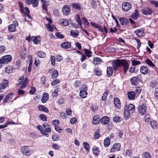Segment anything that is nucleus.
<instances>
[{
  "label": "nucleus",
  "mask_w": 158,
  "mask_h": 158,
  "mask_svg": "<svg viewBox=\"0 0 158 158\" xmlns=\"http://www.w3.org/2000/svg\"><path fill=\"white\" fill-rule=\"evenodd\" d=\"M52 124L55 126V127L59 126L60 124V122L58 120H54L52 122Z\"/></svg>",
  "instance_id": "4d7b16f0"
},
{
  "label": "nucleus",
  "mask_w": 158,
  "mask_h": 158,
  "mask_svg": "<svg viewBox=\"0 0 158 158\" xmlns=\"http://www.w3.org/2000/svg\"><path fill=\"white\" fill-rule=\"evenodd\" d=\"M114 103L116 107L120 109L121 107V103L119 99L118 98H115L114 99Z\"/></svg>",
  "instance_id": "2eb2a0df"
},
{
  "label": "nucleus",
  "mask_w": 158,
  "mask_h": 158,
  "mask_svg": "<svg viewBox=\"0 0 158 158\" xmlns=\"http://www.w3.org/2000/svg\"><path fill=\"white\" fill-rule=\"evenodd\" d=\"M121 66H123L124 68V71L125 73H126L129 68V64L127 60L122 59L121 61Z\"/></svg>",
  "instance_id": "0eeeda50"
},
{
  "label": "nucleus",
  "mask_w": 158,
  "mask_h": 158,
  "mask_svg": "<svg viewBox=\"0 0 158 158\" xmlns=\"http://www.w3.org/2000/svg\"><path fill=\"white\" fill-rule=\"evenodd\" d=\"M18 25L17 22L16 21H15L13 23L11 24L8 26V30L11 32L15 31H16V27Z\"/></svg>",
  "instance_id": "1a4fd4ad"
},
{
  "label": "nucleus",
  "mask_w": 158,
  "mask_h": 158,
  "mask_svg": "<svg viewBox=\"0 0 158 158\" xmlns=\"http://www.w3.org/2000/svg\"><path fill=\"white\" fill-rule=\"evenodd\" d=\"M139 13L138 11L137 10H135L134 12L131 15V17L134 19H136L138 17Z\"/></svg>",
  "instance_id": "72a5a7b5"
},
{
  "label": "nucleus",
  "mask_w": 158,
  "mask_h": 158,
  "mask_svg": "<svg viewBox=\"0 0 158 158\" xmlns=\"http://www.w3.org/2000/svg\"><path fill=\"white\" fill-rule=\"evenodd\" d=\"M121 144L120 143H114L110 150V152H114L119 151L120 149Z\"/></svg>",
  "instance_id": "20e7f679"
},
{
  "label": "nucleus",
  "mask_w": 158,
  "mask_h": 158,
  "mask_svg": "<svg viewBox=\"0 0 158 158\" xmlns=\"http://www.w3.org/2000/svg\"><path fill=\"white\" fill-rule=\"evenodd\" d=\"M87 89V86L86 84L82 85L81 89L80 92V96L81 98H84L86 97L88 94L86 92Z\"/></svg>",
  "instance_id": "7ed1b4c3"
},
{
  "label": "nucleus",
  "mask_w": 158,
  "mask_h": 158,
  "mask_svg": "<svg viewBox=\"0 0 158 158\" xmlns=\"http://www.w3.org/2000/svg\"><path fill=\"white\" fill-rule=\"evenodd\" d=\"M43 126L44 128V131L46 133V134H44L45 135H48V132H50L51 131V129L49 126L46 123H44L43 124Z\"/></svg>",
  "instance_id": "ddd939ff"
},
{
  "label": "nucleus",
  "mask_w": 158,
  "mask_h": 158,
  "mask_svg": "<svg viewBox=\"0 0 158 158\" xmlns=\"http://www.w3.org/2000/svg\"><path fill=\"white\" fill-rule=\"evenodd\" d=\"M110 119L109 117L107 116L102 117L101 119V123L103 125L107 124L109 121Z\"/></svg>",
  "instance_id": "4468645a"
},
{
  "label": "nucleus",
  "mask_w": 158,
  "mask_h": 158,
  "mask_svg": "<svg viewBox=\"0 0 158 158\" xmlns=\"http://www.w3.org/2000/svg\"><path fill=\"white\" fill-rule=\"evenodd\" d=\"M46 27L48 29V30L51 32L53 31V28L52 26H51L50 24H48L47 25Z\"/></svg>",
  "instance_id": "0e129e2a"
},
{
  "label": "nucleus",
  "mask_w": 158,
  "mask_h": 158,
  "mask_svg": "<svg viewBox=\"0 0 158 158\" xmlns=\"http://www.w3.org/2000/svg\"><path fill=\"white\" fill-rule=\"evenodd\" d=\"M100 119L98 115H96L94 116L93 120V123L94 124H97L99 123Z\"/></svg>",
  "instance_id": "7c9ffc66"
},
{
  "label": "nucleus",
  "mask_w": 158,
  "mask_h": 158,
  "mask_svg": "<svg viewBox=\"0 0 158 158\" xmlns=\"http://www.w3.org/2000/svg\"><path fill=\"white\" fill-rule=\"evenodd\" d=\"M55 35L57 37L59 38L62 39L64 38V35L60 33H56Z\"/></svg>",
  "instance_id": "338daca9"
},
{
  "label": "nucleus",
  "mask_w": 158,
  "mask_h": 158,
  "mask_svg": "<svg viewBox=\"0 0 158 158\" xmlns=\"http://www.w3.org/2000/svg\"><path fill=\"white\" fill-rule=\"evenodd\" d=\"M150 3L152 5L155 6V7H158V2L154 1L152 0L150 2Z\"/></svg>",
  "instance_id": "e2e57ef3"
},
{
  "label": "nucleus",
  "mask_w": 158,
  "mask_h": 158,
  "mask_svg": "<svg viewBox=\"0 0 158 158\" xmlns=\"http://www.w3.org/2000/svg\"><path fill=\"white\" fill-rule=\"evenodd\" d=\"M151 86L152 88H153L155 86L157 85V82L156 81H152L150 83Z\"/></svg>",
  "instance_id": "13d9d810"
},
{
  "label": "nucleus",
  "mask_w": 158,
  "mask_h": 158,
  "mask_svg": "<svg viewBox=\"0 0 158 158\" xmlns=\"http://www.w3.org/2000/svg\"><path fill=\"white\" fill-rule=\"evenodd\" d=\"M12 95V94H10L8 95H7L4 98L3 100V102L4 103H6L7 102V101L9 100L10 96Z\"/></svg>",
  "instance_id": "bf43d9fd"
},
{
  "label": "nucleus",
  "mask_w": 158,
  "mask_h": 158,
  "mask_svg": "<svg viewBox=\"0 0 158 158\" xmlns=\"http://www.w3.org/2000/svg\"><path fill=\"white\" fill-rule=\"evenodd\" d=\"M37 128L40 131V132L43 135L46 134V133L45 132V131H44L43 128L41 126L38 125L37 126Z\"/></svg>",
  "instance_id": "3c124183"
},
{
  "label": "nucleus",
  "mask_w": 158,
  "mask_h": 158,
  "mask_svg": "<svg viewBox=\"0 0 158 158\" xmlns=\"http://www.w3.org/2000/svg\"><path fill=\"white\" fill-rule=\"evenodd\" d=\"M70 35L73 37H76L79 35V32L77 31L72 30L71 31Z\"/></svg>",
  "instance_id": "58836bf2"
},
{
  "label": "nucleus",
  "mask_w": 158,
  "mask_h": 158,
  "mask_svg": "<svg viewBox=\"0 0 158 158\" xmlns=\"http://www.w3.org/2000/svg\"><path fill=\"white\" fill-rule=\"evenodd\" d=\"M58 74V71L55 69L53 70L52 74V78L53 79L56 78L57 77Z\"/></svg>",
  "instance_id": "ea45409f"
},
{
  "label": "nucleus",
  "mask_w": 158,
  "mask_h": 158,
  "mask_svg": "<svg viewBox=\"0 0 158 158\" xmlns=\"http://www.w3.org/2000/svg\"><path fill=\"white\" fill-rule=\"evenodd\" d=\"M38 109L41 111H42L46 113H48L49 112L48 110L44 106L40 105L38 107Z\"/></svg>",
  "instance_id": "bb28decb"
},
{
  "label": "nucleus",
  "mask_w": 158,
  "mask_h": 158,
  "mask_svg": "<svg viewBox=\"0 0 158 158\" xmlns=\"http://www.w3.org/2000/svg\"><path fill=\"white\" fill-rule=\"evenodd\" d=\"M94 71L96 75L98 76H100L102 73V71L98 68L95 69Z\"/></svg>",
  "instance_id": "5fc2aeb1"
},
{
  "label": "nucleus",
  "mask_w": 158,
  "mask_h": 158,
  "mask_svg": "<svg viewBox=\"0 0 158 158\" xmlns=\"http://www.w3.org/2000/svg\"><path fill=\"white\" fill-rule=\"evenodd\" d=\"M132 152V151L130 149H128L123 152L124 155L126 156H130Z\"/></svg>",
  "instance_id": "c03bdc74"
},
{
  "label": "nucleus",
  "mask_w": 158,
  "mask_h": 158,
  "mask_svg": "<svg viewBox=\"0 0 158 158\" xmlns=\"http://www.w3.org/2000/svg\"><path fill=\"white\" fill-rule=\"evenodd\" d=\"M20 12L22 13H23L27 15H28L29 14L30 11L28 8L25 7Z\"/></svg>",
  "instance_id": "a19ab883"
},
{
  "label": "nucleus",
  "mask_w": 158,
  "mask_h": 158,
  "mask_svg": "<svg viewBox=\"0 0 158 158\" xmlns=\"http://www.w3.org/2000/svg\"><path fill=\"white\" fill-rule=\"evenodd\" d=\"M39 118L40 120L43 121H46L47 118L46 116L43 114H41L39 115Z\"/></svg>",
  "instance_id": "a18cd8bd"
},
{
  "label": "nucleus",
  "mask_w": 158,
  "mask_h": 158,
  "mask_svg": "<svg viewBox=\"0 0 158 158\" xmlns=\"http://www.w3.org/2000/svg\"><path fill=\"white\" fill-rule=\"evenodd\" d=\"M85 53L86 56L88 57H90L91 56V54L92 53V52L90 50L88 49H84Z\"/></svg>",
  "instance_id": "603ef678"
},
{
  "label": "nucleus",
  "mask_w": 158,
  "mask_h": 158,
  "mask_svg": "<svg viewBox=\"0 0 158 158\" xmlns=\"http://www.w3.org/2000/svg\"><path fill=\"white\" fill-rule=\"evenodd\" d=\"M82 20L83 21L84 24L86 27H89V24L86 19L85 17H82L81 18Z\"/></svg>",
  "instance_id": "37998d69"
},
{
  "label": "nucleus",
  "mask_w": 158,
  "mask_h": 158,
  "mask_svg": "<svg viewBox=\"0 0 158 158\" xmlns=\"http://www.w3.org/2000/svg\"><path fill=\"white\" fill-rule=\"evenodd\" d=\"M102 59L99 58H95L93 60V63L95 64H100L102 61Z\"/></svg>",
  "instance_id": "4c0bfd02"
},
{
  "label": "nucleus",
  "mask_w": 158,
  "mask_h": 158,
  "mask_svg": "<svg viewBox=\"0 0 158 158\" xmlns=\"http://www.w3.org/2000/svg\"><path fill=\"white\" fill-rule=\"evenodd\" d=\"M73 8L76 10H80L81 8V5L78 3H74L72 4Z\"/></svg>",
  "instance_id": "f704fd0d"
},
{
  "label": "nucleus",
  "mask_w": 158,
  "mask_h": 158,
  "mask_svg": "<svg viewBox=\"0 0 158 158\" xmlns=\"http://www.w3.org/2000/svg\"><path fill=\"white\" fill-rule=\"evenodd\" d=\"M131 4L128 2H125L123 3L122 5L123 9L125 11L129 10L131 7Z\"/></svg>",
  "instance_id": "9d476101"
},
{
  "label": "nucleus",
  "mask_w": 158,
  "mask_h": 158,
  "mask_svg": "<svg viewBox=\"0 0 158 158\" xmlns=\"http://www.w3.org/2000/svg\"><path fill=\"white\" fill-rule=\"evenodd\" d=\"M31 4L34 7L37 6L39 4L38 0H31Z\"/></svg>",
  "instance_id": "79ce46f5"
},
{
  "label": "nucleus",
  "mask_w": 158,
  "mask_h": 158,
  "mask_svg": "<svg viewBox=\"0 0 158 158\" xmlns=\"http://www.w3.org/2000/svg\"><path fill=\"white\" fill-rule=\"evenodd\" d=\"M121 118L119 116H115L113 118V121L114 122L119 123L121 121Z\"/></svg>",
  "instance_id": "864d4df0"
},
{
  "label": "nucleus",
  "mask_w": 158,
  "mask_h": 158,
  "mask_svg": "<svg viewBox=\"0 0 158 158\" xmlns=\"http://www.w3.org/2000/svg\"><path fill=\"white\" fill-rule=\"evenodd\" d=\"M131 83L134 85H137L139 83V80L136 77H134L131 79Z\"/></svg>",
  "instance_id": "aec40b11"
},
{
  "label": "nucleus",
  "mask_w": 158,
  "mask_h": 158,
  "mask_svg": "<svg viewBox=\"0 0 158 158\" xmlns=\"http://www.w3.org/2000/svg\"><path fill=\"white\" fill-rule=\"evenodd\" d=\"M142 12L143 14L146 15H151L152 13V9L148 8L145 7L142 10Z\"/></svg>",
  "instance_id": "f8f14e48"
},
{
  "label": "nucleus",
  "mask_w": 158,
  "mask_h": 158,
  "mask_svg": "<svg viewBox=\"0 0 158 158\" xmlns=\"http://www.w3.org/2000/svg\"><path fill=\"white\" fill-rule=\"evenodd\" d=\"M37 56L40 58H44L45 57L46 54L45 53L42 51H39L37 52Z\"/></svg>",
  "instance_id": "473e14b6"
},
{
  "label": "nucleus",
  "mask_w": 158,
  "mask_h": 158,
  "mask_svg": "<svg viewBox=\"0 0 158 158\" xmlns=\"http://www.w3.org/2000/svg\"><path fill=\"white\" fill-rule=\"evenodd\" d=\"M113 70L111 67H108L107 69V75L108 77L111 76L112 75Z\"/></svg>",
  "instance_id": "2f4dec72"
},
{
  "label": "nucleus",
  "mask_w": 158,
  "mask_h": 158,
  "mask_svg": "<svg viewBox=\"0 0 158 158\" xmlns=\"http://www.w3.org/2000/svg\"><path fill=\"white\" fill-rule=\"evenodd\" d=\"M92 150L93 153L98 156L100 152L99 148L96 146H94L92 148Z\"/></svg>",
  "instance_id": "6ab92c4d"
},
{
  "label": "nucleus",
  "mask_w": 158,
  "mask_h": 158,
  "mask_svg": "<svg viewBox=\"0 0 158 158\" xmlns=\"http://www.w3.org/2000/svg\"><path fill=\"white\" fill-rule=\"evenodd\" d=\"M100 130L99 129H97L94 135V137L95 139H98L100 136Z\"/></svg>",
  "instance_id": "09e8293b"
},
{
  "label": "nucleus",
  "mask_w": 158,
  "mask_h": 158,
  "mask_svg": "<svg viewBox=\"0 0 158 158\" xmlns=\"http://www.w3.org/2000/svg\"><path fill=\"white\" fill-rule=\"evenodd\" d=\"M103 27L104 28V30L102 27H101L100 25H99L98 27L97 28V29H98V30L100 31L103 33L104 31H105V33H107L108 32V30L107 28L104 25L103 26Z\"/></svg>",
  "instance_id": "c85d7f7f"
},
{
  "label": "nucleus",
  "mask_w": 158,
  "mask_h": 158,
  "mask_svg": "<svg viewBox=\"0 0 158 158\" xmlns=\"http://www.w3.org/2000/svg\"><path fill=\"white\" fill-rule=\"evenodd\" d=\"M108 94V92L107 91H106L104 93L102 97V100L105 101L106 99Z\"/></svg>",
  "instance_id": "69168bd1"
},
{
  "label": "nucleus",
  "mask_w": 158,
  "mask_h": 158,
  "mask_svg": "<svg viewBox=\"0 0 158 158\" xmlns=\"http://www.w3.org/2000/svg\"><path fill=\"white\" fill-rule=\"evenodd\" d=\"M138 113L141 115H143L145 114L146 110V107L145 104L139 106L138 108Z\"/></svg>",
  "instance_id": "39448f33"
},
{
  "label": "nucleus",
  "mask_w": 158,
  "mask_h": 158,
  "mask_svg": "<svg viewBox=\"0 0 158 158\" xmlns=\"http://www.w3.org/2000/svg\"><path fill=\"white\" fill-rule=\"evenodd\" d=\"M43 3L42 7L45 11L47 10V6H48V2L46 0H40Z\"/></svg>",
  "instance_id": "cd10ccee"
},
{
  "label": "nucleus",
  "mask_w": 158,
  "mask_h": 158,
  "mask_svg": "<svg viewBox=\"0 0 158 158\" xmlns=\"http://www.w3.org/2000/svg\"><path fill=\"white\" fill-rule=\"evenodd\" d=\"M121 60L117 59L115 60H114L112 63V67L115 70H116L119 67H121Z\"/></svg>",
  "instance_id": "6e6552de"
},
{
  "label": "nucleus",
  "mask_w": 158,
  "mask_h": 158,
  "mask_svg": "<svg viewBox=\"0 0 158 158\" xmlns=\"http://www.w3.org/2000/svg\"><path fill=\"white\" fill-rule=\"evenodd\" d=\"M150 125L152 128H155L157 127L158 124L156 121L153 120L150 122Z\"/></svg>",
  "instance_id": "de8ad7c7"
},
{
  "label": "nucleus",
  "mask_w": 158,
  "mask_h": 158,
  "mask_svg": "<svg viewBox=\"0 0 158 158\" xmlns=\"http://www.w3.org/2000/svg\"><path fill=\"white\" fill-rule=\"evenodd\" d=\"M62 48L65 49H68L71 47V44L68 42H64L61 44Z\"/></svg>",
  "instance_id": "393cba45"
},
{
  "label": "nucleus",
  "mask_w": 158,
  "mask_h": 158,
  "mask_svg": "<svg viewBox=\"0 0 158 158\" xmlns=\"http://www.w3.org/2000/svg\"><path fill=\"white\" fill-rule=\"evenodd\" d=\"M60 81V80L56 79L54 80L52 83V86H55V85L59 83Z\"/></svg>",
  "instance_id": "680f3d73"
},
{
  "label": "nucleus",
  "mask_w": 158,
  "mask_h": 158,
  "mask_svg": "<svg viewBox=\"0 0 158 158\" xmlns=\"http://www.w3.org/2000/svg\"><path fill=\"white\" fill-rule=\"evenodd\" d=\"M110 143V140L109 137H106L104 140V146L105 147H107L109 146Z\"/></svg>",
  "instance_id": "5701e85b"
},
{
  "label": "nucleus",
  "mask_w": 158,
  "mask_h": 158,
  "mask_svg": "<svg viewBox=\"0 0 158 158\" xmlns=\"http://www.w3.org/2000/svg\"><path fill=\"white\" fill-rule=\"evenodd\" d=\"M128 97L130 100L133 99L135 96V92L134 91H130L127 93Z\"/></svg>",
  "instance_id": "4be33fe9"
},
{
  "label": "nucleus",
  "mask_w": 158,
  "mask_h": 158,
  "mask_svg": "<svg viewBox=\"0 0 158 158\" xmlns=\"http://www.w3.org/2000/svg\"><path fill=\"white\" fill-rule=\"evenodd\" d=\"M12 59L10 55H6L2 57L0 59V64H7L8 62H10Z\"/></svg>",
  "instance_id": "f03ea898"
},
{
  "label": "nucleus",
  "mask_w": 158,
  "mask_h": 158,
  "mask_svg": "<svg viewBox=\"0 0 158 158\" xmlns=\"http://www.w3.org/2000/svg\"><path fill=\"white\" fill-rule=\"evenodd\" d=\"M75 19L76 21L78 23V25H77V26H75L74 25H73V26L77 28L78 27H79V26H80L81 27L82 26L81 25V19L79 17V16L78 15H75Z\"/></svg>",
  "instance_id": "a211bd4d"
},
{
  "label": "nucleus",
  "mask_w": 158,
  "mask_h": 158,
  "mask_svg": "<svg viewBox=\"0 0 158 158\" xmlns=\"http://www.w3.org/2000/svg\"><path fill=\"white\" fill-rule=\"evenodd\" d=\"M145 62L146 63H147L148 65L149 66L153 67H154L155 65L154 64H153L152 62L149 59H147L146 60H145Z\"/></svg>",
  "instance_id": "8fccbe9b"
},
{
  "label": "nucleus",
  "mask_w": 158,
  "mask_h": 158,
  "mask_svg": "<svg viewBox=\"0 0 158 158\" xmlns=\"http://www.w3.org/2000/svg\"><path fill=\"white\" fill-rule=\"evenodd\" d=\"M49 99V95L47 93H44L41 98V101L42 103H45Z\"/></svg>",
  "instance_id": "dca6fc26"
},
{
  "label": "nucleus",
  "mask_w": 158,
  "mask_h": 158,
  "mask_svg": "<svg viewBox=\"0 0 158 158\" xmlns=\"http://www.w3.org/2000/svg\"><path fill=\"white\" fill-rule=\"evenodd\" d=\"M143 158H151L152 157L151 154L148 152H144L142 154Z\"/></svg>",
  "instance_id": "c756f323"
},
{
  "label": "nucleus",
  "mask_w": 158,
  "mask_h": 158,
  "mask_svg": "<svg viewBox=\"0 0 158 158\" xmlns=\"http://www.w3.org/2000/svg\"><path fill=\"white\" fill-rule=\"evenodd\" d=\"M21 149L23 154L27 156L30 155L32 152L28 146H23L22 147Z\"/></svg>",
  "instance_id": "423d86ee"
},
{
  "label": "nucleus",
  "mask_w": 158,
  "mask_h": 158,
  "mask_svg": "<svg viewBox=\"0 0 158 158\" xmlns=\"http://www.w3.org/2000/svg\"><path fill=\"white\" fill-rule=\"evenodd\" d=\"M83 146L84 148L87 151H89V144L86 142H84L83 143Z\"/></svg>",
  "instance_id": "49530a36"
},
{
  "label": "nucleus",
  "mask_w": 158,
  "mask_h": 158,
  "mask_svg": "<svg viewBox=\"0 0 158 158\" xmlns=\"http://www.w3.org/2000/svg\"><path fill=\"white\" fill-rule=\"evenodd\" d=\"M40 38L39 37H36L34 36H32V40H33V43L35 44H37L40 41Z\"/></svg>",
  "instance_id": "c9c22d12"
},
{
  "label": "nucleus",
  "mask_w": 158,
  "mask_h": 158,
  "mask_svg": "<svg viewBox=\"0 0 158 158\" xmlns=\"http://www.w3.org/2000/svg\"><path fill=\"white\" fill-rule=\"evenodd\" d=\"M8 81L7 80H5L0 84V90L6 88L8 85Z\"/></svg>",
  "instance_id": "412c9836"
},
{
  "label": "nucleus",
  "mask_w": 158,
  "mask_h": 158,
  "mask_svg": "<svg viewBox=\"0 0 158 158\" xmlns=\"http://www.w3.org/2000/svg\"><path fill=\"white\" fill-rule=\"evenodd\" d=\"M50 60L51 62V64L52 65L54 66L55 64V57L53 56H51Z\"/></svg>",
  "instance_id": "052dcab7"
},
{
  "label": "nucleus",
  "mask_w": 158,
  "mask_h": 158,
  "mask_svg": "<svg viewBox=\"0 0 158 158\" xmlns=\"http://www.w3.org/2000/svg\"><path fill=\"white\" fill-rule=\"evenodd\" d=\"M62 11L63 14L65 15H68L70 13V9L69 6L64 5L62 8Z\"/></svg>",
  "instance_id": "9b49d317"
},
{
  "label": "nucleus",
  "mask_w": 158,
  "mask_h": 158,
  "mask_svg": "<svg viewBox=\"0 0 158 158\" xmlns=\"http://www.w3.org/2000/svg\"><path fill=\"white\" fill-rule=\"evenodd\" d=\"M140 71L143 74H146L148 73V69L147 67L145 66H143L140 67Z\"/></svg>",
  "instance_id": "b1692460"
},
{
  "label": "nucleus",
  "mask_w": 158,
  "mask_h": 158,
  "mask_svg": "<svg viewBox=\"0 0 158 158\" xmlns=\"http://www.w3.org/2000/svg\"><path fill=\"white\" fill-rule=\"evenodd\" d=\"M131 63L132 64V66H134L140 64V62L139 61L133 60L132 61Z\"/></svg>",
  "instance_id": "6e6d98bb"
},
{
  "label": "nucleus",
  "mask_w": 158,
  "mask_h": 158,
  "mask_svg": "<svg viewBox=\"0 0 158 158\" xmlns=\"http://www.w3.org/2000/svg\"><path fill=\"white\" fill-rule=\"evenodd\" d=\"M135 33L136 35L139 37H140L144 33V30L142 28L139 29H137L135 31Z\"/></svg>",
  "instance_id": "a878e982"
},
{
  "label": "nucleus",
  "mask_w": 158,
  "mask_h": 158,
  "mask_svg": "<svg viewBox=\"0 0 158 158\" xmlns=\"http://www.w3.org/2000/svg\"><path fill=\"white\" fill-rule=\"evenodd\" d=\"M60 24L64 26H66L69 25V23L67 19H61L60 20Z\"/></svg>",
  "instance_id": "e433bc0d"
},
{
  "label": "nucleus",
  "mask_w": 158,
  "mask_h": 158,
  "mask_svg": "<svg viewBox=\"0 0 158 158\" xmlns=\"http://www.w3.org/2000/svg\"><path fill=\"white\" fill-rule=\"evenodd\" d=\"M135 109V106L132 104H130L128 106L125 105L124 109V115L125 119L129 118L130 113L132 114L134 111Z\"/></svg>",
  "instance_id": "f257e3e1"
},
{
  "label": "nucleus",
  "mask_w": 158,
  "mask_h": 158,
  "mask_svg": "<svg viewBox=\"0 0 158 158\" xmlns=\"http://www.w3.org/2000/svg\"><path fill=\"white\" fill-rule=\"evenodd\" d=\"M141 90L142 89L140 87H136L135 91L136 94H139L140 93Z\"/></svg>",
  "instance_id": "774afa93"
},
{
  "label": "nucleus",
  "mask_w": 158,
  "mask_h": 158,
  "mask_svg": "<svg viewBox=\"0 0 158 158\" xmlns=\"http://www.w3.org/2000/svg\"><path fill=\"white\" fill-rule=\"evenodd\" d=\"M119 21L121 25L125 26L129 23V21L126 18L121 17L119 19Z\"/></svg>",
  "instance_id": "f3484780"
}]
</instances>
